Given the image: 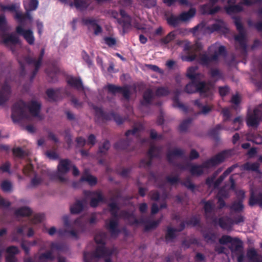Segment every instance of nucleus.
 Listing matches in <instances>:
<instances>
[{"instance_id":"c85d7f7f","label":"nucleus","mask_w":262,"mask_h":262,"mask_svg":"<svg viewBox=\"0 0 262 262\" xmlns=\"http://www.w3.org/2000/svg\"><path fill=\"white\" fill-rule=\"evenodd\" d=\"M85 200H77L76 202L70 207V212L72 214H79L84 208Z\"/></svg>"},{"instance_id":"aec40b11","label":"nucleus","mask_w":262,"mask_h":262,"mask_svg":"<svg viewBox=\"0 0 262 262\" xmlns=\"http://www.w3.org/2000/svg\"><path fill=\"white\" fill-rule=\"evenodd\" d=\"M17 34L22 35L27 42L30 45L34 43V37L33 32L30 29L25 30L21 26H18L16 28Z\"/></svg>"},{"instance_id":"4d7b16f0","label":"nucleus","mask_w":262,"mask_h":262,"mask_svg":"<svg viewBox=\"0 0 262 262\" xmlns=\"http://www.w3.org/2000/svg\"><path fill=\"white\" fill-rule=\"evenodd\" d=\"M12 153L15 157L19 158H23L25 156V151L20 147L13 148Z\"/></svg>"},{"instance_id":"3c124183","label":"nucleus","mask_w":262,"mask_h":262,"mask_svg":"<svg viewBox=\"0 0 262 262\" xmlns=\"http://www.w3.org/2000/svg\"><path fill=\"white\" fill-rule=\"evenodd\" d=\"M192 121V119L190 118L184 120L180 124L179 128V130L181 132H185L187 130L190 124Z\"/></svg>"},{"instance_id":"b1692460","label":"nucleus","mask_w":262,"mask_h":262,"mask_svg":"<svg viewBox=\"0 0 262 262\" xmlns=\"http://www.w3.org/2000/svg\"><path fill=\"white\" fill-rule=\"evenodd\" d=\"M184 169H188L190 172L192 176H201L203 173V168L202 164L201 165H192L191 163H187L185 166H184Z\"/></svg>"},{"instance_id":"338daca9","label":"nucleus","mask_w":262,"mask_h":262,"mask_svg":"<svg viewBox=\"0 0 262 262\" xmlns=\"http://www.w3.org/2000/svg\"><path fill=\"white\" fill-rule=\"evenodd\" d=\"M166 182L170 184L173 185L180 182V178L178 176H175L173 177L167 176L166 177Z\"/></svg>"},{"instance_id":"6e6552de","label":"nucleus","mask_w":262,"mask_h":262,"mask_svg":"<svg viewBox=\"0 0 262 262\" xmlns=\"http://www.w3.org/2000/svg\"><path fill=\"white\" fill-rule=\"evenodd\" d=\"M94 110L96 115L103 120L110 121L113 120L118 125L122 124L124 119L118 114L114 112L110 113L104 112L102 108L95 106Z\"/></svg>"},{"instance_id":"864d4df0","label":"nucleus","mask_w":262,"mask_h":262,"mask_svg":"<svg viewBox=\"0 0 262 262\" xmlns=\"http://www.w3.org/2000/svg\"><path fill=\"white\" fill-rule=\"evenodd\" d=\"M208 74L212 78H216V80L222 77V72L217 69L211 68L208 72Z\"/></svg>"},{"instance_id":"4468645a","label":"nucleus","mask_w":262,"mask_h":262,"mask_svg":"<svg viewBox=\"0 0 262 262\" xmlns=\"http://www.w3.org/2000/svg\"><path fill=\"white\" fill-rule=\"evenodd\" d=\"M104 89H107L108 93L115 95L117 93L122 94L123 98L129 100L130 97V92L128 86H117L113 84H107Z\"/></svg>"},{"instance_id":"09e8293b","label":"nucleus","mask_w":262,"mask_h":262,"mask_svg":"<svg viewBox=\"0 0 262 262\" xmlns=\"http://www.w3.org/2000/svg\"><path fill=\"white\" fill-rule=\"evenodd\" d=\"M247 255L251 262H259V258L254 249H251L247 251Z\"/></svg>"},{"instance_id":"f704fd0d","label":"nucleus","mask_w":262,"mask_h":262,"mask_svg":"<svg viewBox=\"0 0 262 262\" xmlns=\"http://www.w3.org/2000/svg\"><path fill=\"white\" fill-rule=\"evenodd\" d=\"M32 211L27 206L21 207L15 211V214L17 216H29L32 214Z\"/></svg>"},{"instance_id":"c9c22d12","label":"nucleus","mask_w":262,"mask_h":262,"mask_svg":"<svg viewBox=\"0 0 262 262\" xmlns=\"http://www.w3.org/2000/svg\"><path fill=\"white\" fill-rule=\"evenodd\" d=\"M243 168L245 170L259 172V164L258 162H254L252 163L250 162H246L243 165Z\"/></svg>"},{"instance_id":"4c0bfd02","label":"nucleus","mask_w":262,"mask_h":262,"mask_svg":"<svg viewBox=\"0 0 262 262\" xmlns=\"http://www.w3.org/2000/svg\"><path fill=\"white\" fill-rule=\"evenodd\" d=\"M195 9L190 8L187 12H182L179 16L181 21H185L193 17L195 14Z\"/></svg>"},{"instance_id":"a211bd4d","label":"nucleus","mask_w":262,"mask_h":262,"mask_svg":"<svg viewBox=\"0 0 262 262\" xmlns=\"http://www.w3.org/2000/svg\"><path fill=\"white\" fill-rule=\"evenodd\" d=\"M184 155V151L183 150L176 148L172 151H168L166 154V158L167 161L171 164L179 167L180 169H184V166L181 164H176L173 160V157H183Z\"/></svg>"},{"instance_id":"f03ea898","label":"nucleus","mask_w":262,"mask_h":262,"mask_svg":"<svg viewBox=\"0 0 262 262\" xmlns=\"http://www.w3.org/2000/svg\"><path fill=\"white\" fill-rule=\"evenodd\" d=\"M106 237V233L103 231L99 232L95 235L94 240L96 243L100 245L98 246L92 253L83 252L84 262H91L89 259L90 256L95 258L106 257L112 254V251L105 246Z\"/></svg>"},{"instance_id":"052dcab7","label":"nucleus","mask_w":262,"mask_h":262,"mask_svg":"<svg viewBox=\"0 0 262 262\" xmlns=\"http://www.w3.org/2000/svg\"><path fill=\"white\" fill-rule=\"evenodd\" d=\"M142 5L147 8H151L154 7L157 5V0H140Z\"/></svg>"},{"instance_id":"5fc2aeb1","label":"nucleus","mask_w":262,"mask_h":262,"mask_svg":"<svg viewBox=\"0 0 262 262\" xmlns=\"http://www.w3.org/2000/svg\"><path fill=\"white\" fill-rule=\"evenodd\" d=\"M220 172L221 170L218 169L215 171L211 177H208L206 180V185L209 187H211L212 185L214 186V180Z\"/></svg>"},{"instance_id":"e2e57ef3","label":"nucleus","mask_w":262,"mask_h":262,"mask_svg":"<svg viewBox=\"0 0 262 262\" xmlns=\"http://www.w3.org/2000/svg\"><path fill=\"white\" fill-rule=\"evenodd\" d=\"M2 189L4 192H10L11 191L12 188V184L8 181H4L1 184Z\"/></svg>"},{"instance_id":"423d86ee","label":"nucleus","mask_w":262,"mask_h":262,"mask_svg":"<svg viewBox=\"0 0 262 262\" xmlns=\"http://www.w3.org/2000/svg\"><path fill=\"white\" fill-rule=\"evenodd\" d=\"M233 19L236 29L238 31V34L234 37L235 40L238 43V45H236V48L237 49L241 50L243 53H246L247 46L244 27L240 17L235 16Z\"/></svg>"},{"instance_id":"13d9d810","label":"nucleus","mask_w":262,"mask_h":262,"mask_svg":"<svg viewBox=\"0 0 262 262\" xmlns=\"http://www.w3.org/2000/svg\"><path fill=\"white\" fill-rule=\"evenodd\" d=\"M175 37L176 35L174 32H170L165 37L162 38L161 39V42L162 43L166 45L170 42L171 41L173 40L175 38Z\"/></svg>"},{"instance_id":"79ce46f5","label":"nucleus","mask_w":262,"mask_h":262,"mask_svg":"<svg viewBox=\"0 0 262 262\" xmlns=\"http://www.w3.org/2000/svg\"><path fill=\"white\" fill-rule=\"evenodd\" d=\"M225 10L227 13L231 14L242 12L243 10V8L240 4H237L227 6L225 7Z\"/></svg>"},{"instance_id":"58836bf2","label":"nucleus","mask_w":262,"mask_h":262,"mask_svg":"<svg viewBox=\"0 0 262 262\" xmlns=\"http://www.w3.org/2000/svg\"><path fill=\"white\" fill-rule=\"evenodd\" d=\"M193 103L195 105L197 106L199 108H202L199 114H202L203 115H206L211 112L212 110V107L208 105H203L199 99L195 100L193 101Z\"/></svg>"},{"instance_id":"c756f323","label":"nucleus","mask_w":262,"mask_h":262,"mask_svg":"<svg viewBox=\"0 0 262 262\" xmlns=\"http://www.w3.org/2000/svg\"><path fill=\"white\" fill-rule=\"evenodd\" d=\"M3 38V42L6 45L9 43L15 45L19 42V38L15 34L13 33L10 34H4Z\"/></svg>"},{"instance_id":"1a4fd4ad","label":"nucleus","mask_w":262,"mask_h":262,"mask_svg":"<svg viewBox=\"0 0 262 262\" xmlns=\"http://www.w3.org/2000/svg\"><path fill=\"white\" fill-rule=\"evenodd\" d=\"M203 48L200 42H197L194 45H191L190 42H186L184 46V51L188 54L182 58V59L186 61H193L196 58V52H200Z\"/></svg>"},{"instance_id":"473e14b6","label":"nucleus","mask_w":262,"mask_h":262,"mask_svg":"<svg viewBox=\"0 0 262 262\" xmlns=\"http://www.w3.org/2000/svg\"><path fill=\"white\" fill-rule=\"evenodd\" d=\"M178 231V229L168 226L165 236L166 242L168 243L177 237L176 232Z\"/></svg>"},{"instance_id":"20e7f679","label":"nucleus","mask_w":262,"mask_h":262,"mask_svg":"<svg viewBox=\"0 0 262 262\" xmlns=\"http://www.w3.org/2000/svg\"><path fill=\"white\" fill-rule=\"evenodd\" d=\"M120 216L123 219L127 220L130 225L144 224L145 225L144 230L149 231L151 229H155L158 227L160 223V220L157 221H146L143 219H137L133 212H129L126 210H123L120 213Z\"/></svg>"},{"instance_id":"cd10ccee","label":"nucleus","mask_w":262,"mask_h":262,"mask_svg":"<svg viewBox=\"0 0 262 262\" xmlns=\"http://www.w3.org/2000/svg\"><path fill=\"white\" fill-rule=\"evenodd\" d=\"M154 98V93L150 89H148L144 91L143 94V100L141 104L143 106H148L151 103Z\"/></svg>"},{"instance_id":"f8f14e48","label":"nucleus","mask_w":262,"mask_h":262,"mask_svg":"<svg viewBox=\"0 0 262 262\" xmlns=\"http://www.w3.org/2000/svg\"><path fill=\"white\" fill-rule=\"evenodd\" d=\"M260 122H262V109L255 108L252 113L247 114L246 124L248 126L257 128Z\"/></svg>"},{"instance_id":"e433bc0d","label":"nucleus","mask_w":262,"mask_h":262,"mask_svg":"<svg viewBox=\"0 0 262 262\" xmlns=\"http://www.w3.org/2000/svg\"><path fill=\"white\" fill-rule=\"evenodd\" d=\"M80 182H87L91 186H94L97 183V179L96 177L90 174L83 175L80 179Z\"/></svg>"},{"instance_id":"39448f33","label":"nucleus","mask_w":262,"mask_h":262,"mask_svg":"<svg viewBox=\"0 0 262 262\" xmlns=\"http://www.w3.org/2000/svg\"><path fill=\"white\" fill-rule=\"evenodd\" d=\"M184 90L189 94L199 92L206 97L210 96L212 93L211 85L205 81H191L185 86Z\"/></svg>"},{"instance_id":"37998d69","label":"nucleus","mask_w":262,"mask_h":262,"mask_svg":"<svg viewBox=\"0 0 262 262\" xmlns=\"http://www.w3.org/2000/svg\"><path fill=\"white\" fill-rule=\"evenodd\" d=\"M90 1V0H74V5L77 9L83 10L88 8L90 5L89 2Z\"/></svg>"},{"instance_id":"774afa93","label":"nucleus","mask_w":262,"mask_h":262,"mask_svg":"<svg viewBox=\"0 0 262 262\" xmlns=\"http://www.w3.org/2000/svg\"><path fill=\"white\" fill-rule=\"evenodd\" d=\"M45 217V215L42 213L36 214L34 215L32 220V223L33 224H37L41 222Z\"/></svg>"},{"instance_id":"412c9836","label":"nucleus","mask_w":262,"mask_h":262,"mask_svg":"<svg viewBox=\"0 0 262 262\" xmlns=\"http://www.w3.org/2000/svg\"><path fill=\"white\" fill-rule=\"evenodd\" d=\"M202 203L204 204L203 209L205 212V218L212 220L214 217L211 215V214L213 213L214 214L215 209V204L213 201H202Z\"/></svg>"},{"instance_id":"bb28decb","label":"nucleus","mask_w":262,"mask_h":262,"mask_svg":"<svg viewBox=\"0 0 262 262\" xmlns=\"http://www.w3.org/2000/svg\"><path fill=\"white\" fill-rule=\"evenodd\" d=\"M61 89L58 88L55 90L53 89H48L46 93L49 100L51 101H56L61 96Z\"/></svg>"},{"instance_id":"c03bdc74","label":"nucleus","mask_w":262,"mask_h":262,"mask_svg":"<svg viewBox=\"0 0 262 262\" xmlns=\"http://www.w3.org/2000/svg\"><path fill=\"white\" fill-rule=\"evenodd\" d=\"M45 49L42 48L41 49L40 54L39 55V57L37 59V60H36L35 58L28 57L26 58V61L28 63H33V62H37V67L38 66L39 64H41L42 60L45 54Z\"/></svg>"},{"instance_id":"2f4dec72","label":"nucleus","mask_w":262,"mask_h":262,"mask_svg":"<svg viewBox=\"0 0 262 262\" xmlns=\"http://www.w3.org/2000/svg\"><path fill=\"white\" fill-rule=\"evenodd\" d=\"M222 129L223 126L221 124H217L215 127L210 129L208 135L213 140L217 141L220 140V130Z\"/></svg>"},{"instance_id":"a19ab883","label":"nucleus","mask_w":262,"mask_h":262,"mask_svg":"<svg viewBox=\"0 0 262 262\" xmlns=\"http://www.w3.org/2000/svg\"><path fill=\"white\" fill-rule=\"evenodd\" d=\"M203 236L206 242L214 243L216 239V234L212 231H202Z\"/></svg>"},{"instance_id":"7c9ffc66","label":"nucleus","mask_w":262,"mask_h":262,"mask_svg":"<svg viewBox=\"0 0 262 262\" xmlns=\"http://www.w3.org/2000/svg\"><path fill=\"white\" fill-rule=\"evenodd\" d=\"M130 141L128 139H122L114 144V148L118 150H125L128 151Z\"/></svg>"},{"instance_id":"7ed1b4c3","label":"nucleus","mask_w":262,"mask_h":262,"mask_svg":"<svg viewBox=\"0 0 262 262\" xmlns=\"http://www.w3.org/2000/svg\"><path fill=\"white\" fill-rule=\"evenodd\" d=\"M108 206L110 207V212L113 218L110 219L108 222H105V227L110 231L112 237H116L120 233V230L118 228V218L123 219L120 215L122 210L118 214V211L120 208L116 202L109 203Z\"/></svg>"},{"instance_id":"4be33fe9","label":"nucleus","mask_w":262,"mask_h":262,"mask_svg":"<svg viewBox=\"0 0 262 262\" xmlns=\"http://www.w3.org/2000/svg\"><path fill=\"white\" fill-rule=\"evenodd\" d=\"M34 258L37 259V262H50L55 258L52 250H48L44 253H36Z\"/></svg>"},{"instance_id":"393cba45","label":"nucleus","mask_w":262,"mask_h":262,"mask_svg":"<svg viewBox=\"0 0 262 262\" xmlns=\"http://www.w3.org/2000/svg\"><path fill=\"white\" fill-rule=\"evenodd\" d=\"M230 249L233 253H241L243 251L242 241L238 238H233V241L231 243Z\"/></svg>"},{"instance_id":"603ef678","label":"nucleus","mask_w":262,"mask_h":262,"mask_svg":"<svg viewBox=\"0 0 262 262\" xmlns=\"http://www.w3.org/2000/svg\"><path fill=\"white\" fill-rule=\"evenodd\" d=\"M110 143L108 140H105L101 146L99 147L98 153L105 155L110 148Z\"/></svg>"},{"instance_id":"69168bd1","label":"nucleus","mask_w":262,"mask_h":262,"mask_svg":"<svg viewBox=\"0 0 262 262\" xmlns=\"http://www.w3.org/2000/svg\"><path fill=\"white\" fill-rule=\"evenodd\" d=\"M233 238V237L229 235H224L219 239V243L222 245H226L228 243L231 244Z\"/></svg>"},{"instance_id":"9b49d317","label":"nucleus","mask_w":262,"mask_h":262,"mask_svg":"<svg viewBox=\"0 0 262 262\" xmlns=\"http://www.w3.org/2000/svg\"><path fill=\"white\" fill-rule=\"evenodd\" d=\"M161 151V147L151 145L147 152L149 159L148 160L145 159H141L140 162V167H149L152 164L153 158L160 157Z\"/></svg>"},{"instance_id":"9d476101","label":"nucleus","mask_w":262,"mask_h":262,"mask_svg":"<svg viewBox=\"0 0 262 262\" xmlns=\"http://www.w3.org/2000/svg\"><path fill=\"white\" fill-rule=\"evenodd\" d=\"M71 167V162L68 159H60L57 166L58 172L53 176L54 178L57 179L59 182L64 183L67 181L63 175L68 172Z\"/></svg>"},{"instance_id":"5701e85b","label":"nucleus","mask_w":262,"mask_h":262,"mask_svg":"<svg viewBox=\"0 0 262 262\" xmlns=\"http://www.w3.org/2000/svg\"><path fill=\"white\" fill-rule=\"evenodd\" d=\"M248 204L251 207L256 205L262 207V192L256 194L253 191H251Z\"/></svg>"},{"instance_id":"680f3d73","label":"nucleus","mask_w":262,"mask_h":262,"mask_svg":"<svg viewBox=\"0 0 262 262\" xmlns=\"http://www.w3.org/2000/svg\"><path fill=\"white\" fill-rule=\"evenodd\" d=\"M43 180L41 177H39L36 174L31 179V185L32 187H35L40 185Z\"/></svg>"},{"instance_id":"0eeeda50","label":"nucleus","mask_w":262,"mask_h":262,"mask_svg":"<svg viewBox=\"0 0 262 262\" xmlns=\"http://www.w3.org/2000/svg\"><path fill=\"white\" fill-rule=\"evenodd\" d=\"M226 55L227 51L225 47L221 46L219 47L217 51H215L210 56L206 53L201 54L198 58V62L203 66L208 67L212 62L218 61L219 56L225 57Z\"/></svg>"},{"instance_id":"0e129e2a","label":"nucleus","mask_w":262,"mask_h":262,"mask_svg":"<svg viewBox=\"0 0 262 262\" xmlns=\"http://www.w3.org/2000/svg\"><path fill=\"white\" fill-rule=\"evenodd\" d=\"M81 56L83 60L86 62L89 67H91L93 66V63L92 60H91L90 56L85 51H82Z\"/></svg>"},{"instance_id":"ea45409f","label":"nucleus","mask_w":262,"mask_h":262,"mask_svg":"<svg viewBox=\"0 0 262 262\" xmlns=\"http://www.w3.org/2000/svg\"><path fill=\"white\" fill-rule=\"evenodd\" d=\"M37 244L36 241H22L20 243L21 248L24 250L26 255H28L30 253V247L35 246Z\"/></svg>"},{"instance_id":"a18cd8bd","label":"nucleus","mask_w":262,"mask_h":262,"mask_svg":"<svg viewBox=\"0 0 262 262\" xmlns=\"http://www.w3.org/2000/svg\"><path fill=\"white\" fill-rule=\"evenodd\" d=\"M230 209L235 212H241L244 209V206L243 204V200H239L234 202L229 207Z\"/></svg>"},{"instance_id":"6e6d98bb","label":"nucleus","mask_w":262,"mask_h":262,"mask_svg":"<svg viewBox=\"0 0 262 262\" xmlns=\"http://www.w3.org/2000/svg\"><path fill=\"white\" fill-rule=\"evenodd\" d=\"M118 23L122 25L123 29L124 30L127 29L131 27L132 18L131 17H128L125 18L123 20L121 19H117Z\"/></svg>"},{"instance_id":"bf43d9fd","label":"nucleus","mask_w":262,"mask_h":262,"mask_svg":"<svg viewBox=\"0 0 262 262\" xmlns=\"http://www.w3.org/2000/svg\"><path fill=\"white\" fill-rule=\"evenodd\" d=\"M170 92L168 88L160 87L156 91V95L157 96H166L169 94Z\"/></svg>"},{"instance_id":"49530a36","label":"nucleus","mask_w":262,"mask_h":262,"mask_svg":"<svg viewBox=\"0 0 262 262\" xmlns=\"http://www.w3.org/2000/svg\"><path fill=\"white\" fill-rule=\"evenodd\" d=\"M173 105L174 107H178L184 113L188 112V107L185 104L180 102L178 96H174L173 98Z\"/></svg>"},{"instance_id":"2eb2a0df","label":"nucleus","mask_w":262,"mask_h":262,"mask_svg":"<svg viewBox=\"0 0 262 262\" xmlns=\"http://www.w3.org/2000/svg\"><path fill=\"white\" fill-rule=\"evenodd\" d=\"M226 158V151H222L214 157L207 160L202 164L204 168H209L220 164L224 161Z\"/></svg>"},{"instance_id":"a878e982","label":"nucleus","mask_w":262,"mask_h":262,"mask_svg":"<svg viewBox=\"0 0 262 262\" xmlns=\"http://www.w3.org/2000/svg\"><path fill=\"white\" fill-rule=\"evenodd\" d=\"M67 83L71 86L77 90H83L84 87L82 80L80 77H70L67 80Z\"/></svg>"},{"instance_id":"ddd939ff","label":"nucleus","mask_w":262,"mask_h":262,"mask_svg":"<svg viewBox=\"0 0 262 262\" xmlns=\"http://www.w3.org/2000/svg\"><path fill=\"white\" fill-rule=\"evenodd\" d=\"M83 193L86 199H91L90 205L92 207H97L100 202H104V198L100 191L84 190Z\"/></svg>"},{"instance_id":"de8ad7c7","label":"nucleus","mask_w":262,"mask_h":262,"mask_svg":"<svg viewBox=\"0 0 262 262\" xmlns=\"http://www.w3.org/2000/svg\"><path fill=\"white\" fill-rule=\"evenodd\" d=\"M166 20L168 24L173 27L178 26L181 21L179 16H176L172 14L167 17Z\"/></svg>"},{"instance_id":"72a5a7b5","label":"nucleus","mask_w":262,"mask_h":262,"mask_svg":"<svg viewBox=\"0 0 262 262\" xmlns=\"http://www.w3.org/2000/svg\"><path fill=\"white\" fill-rule=\"evenodd\" d=\"M197 70L198 68L196 67H191L188 69L186 76L191 81H197L199 79L201 74L196 73Z\"/></svg>"},{"instance_id":"dca6fc26","label":"nucleus","mask_w":262,"mask_h":262,"mask_svg":"<svg viewBox=\"0 0 262 262\" xmlns=\"http://www.w3.org/2000/svg\"><path fill=\"white\" fill-rule=\"evenodd\" d=\"M82 23L84 25L87 26L89 30L93 28L94 34L95 35H98L102 32V27L98 24V21L94 18H83L82 19Z\"/></svg>"},{"instance_id":"f3484780","label":"nucleus","mask_w":262,"mask_h":262,"mask_svg":"<svg viewBox=\"0 0 262 262\" xmlns=\"http://www.w3.org/2000/svg\"><path fill=\"white\" fill-rule=\"evenodd\" d=\"M212 223L214 225L217 224L222 229L228 231H231L233 227L232 219L228 216L221 217L219 219L214 217Z\"/></svg>"},{"instance_id":"6ab92c4d","label":"nucleus","mask_w":262,"mask_h":262,"mask_svg":"<svg viewBox=\"0 0 262 262\" xmlns=\"http://www.w3.org/2000/svg\"><path fill=\"white\" fill-rule=\"evenodd\" d=\"M11 90L10 85L5 81L0 89V105L5 104L9 99Z\"/></svg>"},{"instance_id":"f257e3e1","label":"nucleus","mask_w":262,"mask_h":262,"mask_svg":"<svg viewBox=\"0 0 262 262\" xmlns=\"http://www.w3.org/2000/svg\"><path fill=\"white\" fill-rule=\"evenodd\" d=\"M28 107L30 113L34 117L39 115L41 104L35 101H32L29 106L22 100L15 102L12 106L11 118L15 123L20 122L23 119H29V116L26 112Z\"/></svg>"},{"instance_id":"8fccbe9b","label":"nucleus","mask_w":262,"mask_h":262,"mask_svg":"<svg viewBox=\"0 0 262 262\" xmlns=\"http://www.w3.org/2000/svg\"><path fill=\"white\" fill-rule=\"evenodd\" d=\"M0 8L1 11H5L6 10H8L10 12H16L17 11V9L19 8V4H13L11 5L5 6L2 4H0Z\"/></svg>"}]
</instances>
